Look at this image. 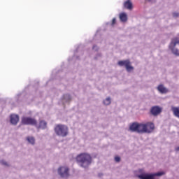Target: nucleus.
<instances>
[{
  "instance_id": "obj_1",
  "label": "nucleus",
  "mask_w": 179,
  "mask_h": 179,
  "mask_svg": "<svg viewBox=\"0 0 179 179\" xmlns=\"http://www.w3.org/2000/svg\"><path fill=\"white\" fill-rule=\"evenodd\" d=\"M155 124L148 122L145 124L134 122L130 124L129 130L138 134H151L155 130Z\"/></svg>"
},
{
  "instance_id": "obj_2",
  "label": "nucleus",
  "mask_w": 179,
  "mask_h": 179,
  "mask_svg": "<svg viewBox=\"0 0 179 179\" xmlns=\"http://www.w3.org/2000/svg\"><path fill=\"white\" fill-rule=\"evenodd\" d=\"M76 160L80 167L87 168L92 164V158L90 154L80 153L77 155Z\"/></svg>"
},
{
  "instance_id": "obj_3",
  "label": "nucleus",
  "mask_w": 179,
  "mask_h": 179,
  "mask_svg": "<svg viewBox=\"0 0 179 179\" xmlns=\"http://www.w3.org/2000/svg\"><path fill=\"white\" fill-rule=\"evenodd\" d=\"M54 131L55 134L62 138L66 137L69 135V127L66 125L62 124H55Z\"/></svg>"
},
{
  "instance_id": "obj_4",
  "label": "nucleus",
  "mask_w": 179,
  "mask_h": 179,
  "mask_svg": "<svg viewBox=\"0 0 179 179\" xmlns=\"http://www.w3.org/2000/svg\"><path fill=\"white\" fill-rule=\"evenodd\" d=\"M169 50L174 55L179 56V38H175L171 41Z\"/></svg>"
},
{
  "instance_id": "obj_5",
  "label": "nucleus",
  "mask_w": 179,
  "mask_h": 179,
  "mask_svg": "<svg viewBox=\"0 0 179 179\" xmlns=\"http://www.w3.org/2000/svg\"><path fill=\"white\" fill-rule=\"evenodd\" d=\"M164 172H157L155 173H143L138 176L139 179H155L156 176H164Z\"/></svg>"
},
{
  "instance_id": "obj_6",
  "label": "nucleus",
  "mask_w": 179,
  "mask_h": 179,
  "mask_svg": "<svg viewBox=\"0 0 179 179\" xmlns=\"http://www.w3.org/2000/svg\"><path fill=\"white\" fill-rule=\"evenodd\" d=\"M57 171L59 176H60L62 178L69 177V168L66 166H59Z\"/></svg>"
},
{
  "instance_id": "obj_7",
  "label": "nucleus",
  "mask_w": 179,
  "mask_h": 179,
  "mask_svg": "<svg viewBox=\"0 0 179 179\" xmlns=\"http://www.w3.org/2000/svg\"><path fill=\"white\" fill-rule=\"evenodd\" d=\"M21 123L23 125L37 126V120H36L34 118L30 117H22Z\"/></svg>"
},
{
  "instance_id": "obj_8",
  "label": "nucleus",
  "mask_w": 179,
  "mask_h": 179,
  "mask_svg": "<svg viewBox=\"0 0 179 179\" xmlns=\"http://www.w3.org/2000/svg\"><path fill=\"white\" fill-rule=\"evenodd\" d=\"M120 66H125L127 71L131 72L134 70V67L131 66V61L127 60H121L117 62Z\"/></svg>"
},
{
  "instance_id": "obj_9",
  "label": "nucleus",
  "mask_w": 179,
  "mask_h": 179,
  "mask_svg": "<svg viewBox=\"0 0 179 179\" xmlns=\"http://www.w3.org/2000/svg\"><path fill=\"white\" fill-rule=\"evenodd\" d=\"M20 121V116L17 115H10V123H12V124L13 125H16L17 124V122H19Z\"/></svg>"
},
{
  "instance_id": "obj_10",
  "label": "nucleus",
  "mask_w": 179,
  "mask_h": 179,
  "mask_svg": "<svg viewBox=\"0 0 179 179\" xmlns=\"http://www.w3.org/2000/svg\"><path fill=\"white\" fill-rule=\"evenodd\" d=\"M150 112L153 116H157L162 113V108L159 106L152 107Z\"/></svg>"
},
{
  "instance_id": "obj_11",
  "label": "nucleus",
  "mask_w": 179,
  "mask_h": 179,
  "mask_svg": "<svg viewBox=\"0 0 179 179\" xmlns=\"http://www.w3.org/2000/svg\"><path fill=\"white\" fill-rule=\"evenodd\" d=\"M157 90L161 94H166L169 92V90L165 87L163 85H159L157 86Z\"/></svg>"
},
{
  "instance_id": "obj_12",
  "label": "nucleus",
  "mask_w": 179,
  "mask_h": 179,
  "mask_svg": "<svg viewBox=\"0 0 179 179\" xmlns=\"http://www.w3.org/2000/svg\"><path fill=\"white\" fill-rule=\"evenodd\" d=\"M124 7L125 9L131 10L133 8V4L131 0H127L124 3Z\"/></svg>"
},
{
  "instance_id": "obj_13",
  "label": "nucleus",
  "mask_w": 179,
  "mask_h": 179,
  "mask_svg": "<svg viewBox=\"0 0 179 179\" xmlns=\"http://www.w3.org/2000/svg\"><path fill=\"white\" fill-rule=\"evenodd\" d=\"M172 111L173 113V115L176 117L179 118V107L172 106Z\"/></svg>"
},
{
  "instance_id": "obj_14",
  "label": "nucleus",
  "mask_w": 179,
  "mask_h": 179,
  "mask_svg": "<svg viewBox=\"0 0 179 179\" xmlns=\"http://www.w3.org/2000/svg\"><path fill=\"white\" fill-rule=\"evenodd\" d=\"M120 20L121 22H125L127 21V15L125 13L120 14Z\"/></svg>"
},
{
  "instance_id": "obj_15",
  "label": "nucleus",
  "mask_w": 179,
  "mask_h": 179,
  "mask_svg": "<svg viewBox=\"0 0 179 179\" xmlns=\"http://www.w3.org/2000/svg\"><path fill=\"white\" fill-rule=\"evenodd\" d=\"M46 128H47V122H45L44 120L40 121V124H39V127H38V129H45Z\"/></svg>"
},
{
  "instance_id": "obj_16",
  "label": "nucleus",
  "mask_w": 179,
  "mask_h": 179,
  "mask_svg": "<svg viewBox=\"0 0 179 179\" xmlns=\"http://www.w3.org/2000/svg\"><path fill=\"white\" fill-rule=\"evenodd\" d=\"M27 140L31 145H34L35 143V138L34 137H27Z\"/></svg>"
},
{
  "instance_id": "obj_17",
  "label": "nucleus",
  "mask_w": 179,
  "mask_h": 179,
  "mask_svg": "<svg viewBox=\"0 0 179 179\" xmlns=\"http://www.w3.org/2000/svg\"><path fill=\"white\" fill-rule=\"evenodd\" d=\"M110 103H111L110 98H106V99L103 101V104L106 106L110 105Z\"/></svg>"
},
{
  "instance_id": "obj_18",
  "label": "nucleus",
  "mask_w": 179,
  "mask_h": 179,
  "mask_svg": "<svg viewBox=\"0 0 179 179\" xmlns=\"http://www.w3.org/2000/svg\"><path fill=\"white\" fill-rule=\"evenodd\" d=\"M115 160L117 163H119L120 162V157H115Z\"/></svg>"
},
{
  "instance_id": "obj_19",
  "label": "nucleus",
  "mask_w": 179,
  "mask_h": 179,
  "mask_svg": "<svg viewBox=\"0 0 179 179\" xmlns=\"http://www.w3.org/2000/svg\"><path fill=\"white\" fill-rule=\"evenodd\" d=\"M1 164H3L4 166H8V163L3 160L0 161Z\"/></svg>"
},
{
  "instance_id": "obj_20",
  "label": "nucleus",
  "mask_w": 179,
  "mask_h": 179,
  "mask_svg": "<svg viewBox=\"0 0 179 179\" xmlns=\"http://www.w3.org/2000/svg\"><path fill=\"white\" fill-rule=\"evenodd\" d=\"M115 23H116V19L113 18V20H112V26H114V24H115Z\"/></svg>"
},
{
  "instance_id": "obj_21",
  "label": "nucleus",
  "mask_w": 179,
  "mask_h": 179,
  "mask_svg": "<svg viewBox=\"0 0 179 179\" xmlns=\"http://www.w3.org/2000/svg\"><path fill=\"white\" fill-rule=\"evenodd\" d=\"M173 17H178L179 14H178V13H173Z\"/></svg>"
},
{
  "instance_id": "obj_22",
  "label": "nucleus",
  "mask_w": 179,
  "mask_h": 179,
  "mask_svg": "<svg viewBox=\"0 0 179 179\" xmlns=\"http://www.w3.org/2000/svg\"><path fill=\"white\" fill-rule=\"evenodd\" d=\"M176 151H177V152L179 151V147L176 148Z\"/></svg>"
},
{
  "instance_id": "obj_23",
  "label": "nucleus",
  "mask_w": 179,
  "mask_h": 179,
  "mask_svg": "<svg viewBox=\"0 0 179 179\" xmlns=\"http://www.w3.org/2000/svg\"><path fill=\"white\" fill-rule=\"evenodd\" d=\"M149 1L152 2V0H148Z\"/></svg>"
}]
</instances>
